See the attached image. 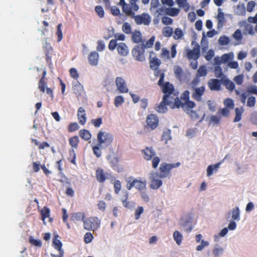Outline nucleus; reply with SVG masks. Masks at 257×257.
Masks as SVG:
<instances>
[{"instance_id": "obj_1", "label": "nucleus", "mask_w": 257, "mask_h": 257, "mask_svg": "<svg viewBox=\"0 0 257 257\" xmlns=\"http://www.w3.org/2000/svg\"><path fill=\"white\" fill-rule=\"evenodd\" d=\"M144 159L146 161L152 160V167L156 169L160 162V158L156 157V153L152 147H146L141 151Z\"/></svg>"}, {"instance_id": "obj_2", "label": "nucleus", "mask_w": 257, "mask_h": 257, "mask_svg": "<svg viewBox=\"0 0 257 257\" xmlns=\"http://www.w3.org/2000/svg\"><path fill=\"white\" fill-rule=\"evenodd\" d=\"M139 0H130L129 4H126L124 0H119V5L121 7L123 13L127 16L135 15V12L139 10V6L137 3Z\"/></svg>"}, {"instance_id": "obj_3", "label": "nucleus", "mask_w": 257, "mask_h": 257, "mask_svg": "<svg viewBox=\"0 0 257 257\" xmlns=\"http://www.w3.org/2000/svg\"><path fill=\"white\" fill-rule=\"evenodd\" d=\"M98 144L102 148L109 147L113 141V137L111 134L103 131H99L97 135Z\"/></svg>"}, {"instance_id": "obj_4", "label": "nucleus", "mask_w": 257, "mask_h": 257, "mask_svg": "<svg viewBox=\"0 0 257 257\" xmlns=\"http://www.w3.org/2000/svg\"><path fill=\"white\" fill-rule=\"evenodd\" d=\"M108 47L110 51H113L116 48L118 54L120 56H126L129 53V49L126 44L123 42L117 43L116 40H110Z\"/></svg>"}, {"instance_id": "obj_5", "label": "nucleus", "mask_w": 257, "mask_h": 257, "mask_svg": "<svg viewBox=\"0 0 257 257\" xmlns=\"http://www.w3.org/2000/svg\"><path fill=\"white\" fill-rule=\"evenodd\" d=\"M180 165V163L179 162L174 164L161 163L159 167V177L160 178L169 177L171 176V170L173 168L179 167Z\"/></svg>"}, {"instance_id": "obj_6", "label": "nucleus", "mask_w": 257, "mask_h": 257, "mask_svg": "<svg viewBox=\"0 0 257 257\" xmlns=\"http://www.w3.org/2000/svg\"><path fill=\"white\" fill-rule=\"evenodd\" d=\"M101 221L97 217H90L83 221L84 228L87 230H95L100 226Z\"/></svg>"}, {"instance_id": "obj_7", "label": "nucleus", "mask_w": 257, "mask_h": 257, "mask_svg": "<svg viewBox=\"0 0 257 257\" xmlns=\"http://www.w3.org/2000/svg\"><path fill=\"white\" fill-rule=\"evenodd\" d=\"M46 71L44 70L43 71L42 76L38 82V89L42 93H45L46 91V93L49 95L52 99H53L54 94L53 90L50 88L46 87L47 82L46 81Z\"/></svg>"}, {"instance_id": "obj_8", "label": "nucleus", "mask_w": 257, "mask_h": 257, "mask_svg": "<svg viewBox=\"0 0 257 257\" xmlns=\"http://www.w3.org/2000/svg\"><path fill=\"white\" fill-rule=\"evenodd\" d=\"M144 44L136 45L132 50V54L135 59L139 61H144L145 60Z\"/></svg>"}, {"instance_id": "obj_9", "label": "nucleus", "mask_w": 257, "mask_h": 257, "mask_svg": "<svg viewBox=\"0 0 257 257\" xmlns=\"http://www.w3.org/2000/svg\"><path fill=\"white\" fill-rule=\"evenodd\" d=\"M79 143V140L77 136L71 137L69 139V145L72 148L69 152V155L72 157V159L70 161L73 164H76V154L74 149H77L78 148Z\"/></svg>"}, {"instance_id": "obj_10", "label": "nucleus", "mask_w": 257, "mask_h": 257, "mask_svg": "<svg viewBox=\"0 0 257 257\" xmlns=\"http://www.w3.org/2000/svg\"><path fill=\"white\" fill-rule=\"evenodd\" d=\"M135 20L136 23L138 25H144L148 26L150 25L151 22V17L146 13H144L141 15L132 16Z\"/></svg>"}, {"instance_id": "obj_11", "label": "nucleus", "mask_w": 257, "mask_h": 257, "mask_svg": "<svg viewBox=\"0 0 257 257\" xmlns=\"http://www.w3.org/2000/svg\"><path fill=\"white\" fill-rule=\"evenodd\" d=\"M146 127L151 130H155L159 124V118L158 116L154 114H150L148 115L146 118Z\"/></svg>"}, {"instance_id": "obj_12", "label": "nucleus", "mask_w": 257, "mask_h": 257, "mask_svg": "<svg viewBox=\"0 0 257 257\" xmlns=\"http://www.w3.org/2000/svg\"><path fill=\"white\" fill-rule=\"evenodd\" d=\"M162 88V92L165 94L164 96H167V98H170L171 95H175L174 92V87L173 84L169 82H166L162 85H159Z\"/></svg>"}, {"instance_id": "obj_13", "label": "nucleus", "mask_w": 257, "mask_h": 257, "mask_svg": "<svg viewBox=\"0 0 257 257\" xmlns=\"http://www.w3.org/2000/svg\"><path fill=\"white\" fill-rule=\"evenodd\" d=\"M173 103V99L169 100L167 96H164L162 101L155 107L156 110L159 113H165L167 110V105H170Z\"/></svg>"}, {"instance_id": "obj_14", "label": "nucleus", "mask_w": 257, "mask_h": 257, "mask_svg": "<svg viewBox=\"0 0 257 257\" xmlns=\"http://www.w3.org/2000/svg\"><path fill=\"white\" fill-rule=\"evenodd\" d=\"M191 89L193 91L192 97L196 101L199 102L202 100V96L204 95L205 87L204 86H201L199 87H192Z\"/></svg>"}, {"instance_id": "obj_15", "label": "nucleus", "mask_w": 257, "mask_h": 257, "mask_svg": "<svg viewBox=\"0 0 257 257\" xmlns=\"http://www.w3.org/2000/svg\"><path fill=\"white\" fill-rule=\"evenodd\" d=\"M158 177H159V175L157 173H153L151 174L150 184V187L151 189L156 190L162 185V181L160 179H158Z\"/></svg>"}, {"instance_id": "obj_16", "label": "nucleus", "mask_w": 257, "mask_h": 257, "mask_svg": "<svg viewBox=\"0 0 257 257\" xmlns=\"http://www.w3.org/2000/svg\"><path fill=\"white\" fill-rule=\"evenodd\" d=\"M150 67L152 70H157L161 64V61L155 56V53L152 51L150 53Z\"/></svg>"}, {"instance_id": "obj_17", "label": "nucleus", "mask_w": 257, "mask_h": 257, "mask_svg": "<svg viewBox=\"0 0 257 257\" xmlns=\"http://www.w3.org/2000/svg\"><path fill=\"white\" fill-rule=\"evenodd\" d=\"M115 84L117 87V90L119 92L122 93H127L128 89L127 87L126 83L124 80L120 77H117L115 79Z\"/></svg>"}, {"instance_id": "obj_18", "label": "nucleus", "mask_w": 257, "mask_h": 257, "mask_svg": "<svg viewBox=\"0 0 257 257\" xmlns=\"http://www.w3.org/2000/svg\"><path fill=\"white\" fill-rule=\"evenodd\" d=\"M200 46L196 44L192 50H187V57L189 60H197L200 57Z\"/></svg>"}, {"instance_id": "obj_19", "label": "nucleus", "mask_w": 257, "mask_h": 257, "mask_svg": "<svg viewBox=\"0 0 257 257\" xmlns=\"http://www.w3.org/2000/svg\"><path fill=\"white\" fill-rule=\"evenodd\" d=\"M222 80L211 79L208 81V86L212 91H218L221 89Z\"/></svg>"}, {"instance_id": "obj_20", "label": "nucleus", "mask_w": 257, "mask_h": 257, "mask_svg": "<svg viewBox=\"0 0 257 257\" xmlns=\"http://www.w3.org/2000/svg\"><path fill=\"white\" fill-rule=\"evenodd\" d=\"M43 49L45 53L46 60L47 62L51 61V56H50L53 52V49L49 43L45 41L43 45Z\"/></svg>"}, {"instance_id": "obj_21", "label": "nucleus", "mask_w": 257, "mask_h": 257, "mask_svg": "<svg viewBox=\"0 0 257 257\" xmlns=\"http://www.w3.org/2000/svg\"><path fill=\"white\" fill-rule=\"evenodd\" d=\"M96 178L98 182L99 183H103L107 178V173L104 172V170L100 168H98L96 170Z\"/></svg>"}, {"instance_id": "obj_22", "label": "nucleus", "mask_w": 257, "mask_h": 257, "mask_svg": "<svg viewBox=\"0 0 257 257\" xmlns=\"http://www.w3.org/2000/svg\"><path fill=\"white\" fill-rule=\"evenodd\" d=\"M77 118L80 124L84 125L85 124L87 118L85 110L82 107H80L78 108L77 112Z\"/></svg>"}, {"instance_id": "obj_23", "label": "nucleus", "mask_w": 257, "mask_h": 257, "mask_svg": "<svg viewBox=\"0 0 257 257\" xmlns=\"http://www.w3.org/2000/svg\"><path fill=\"white\" fill-rule=\"evenodd\" d=\"M89 63L92 66H96L99 60V54L96 51L90 53L88 57Z\"/></svg>"}, {"instance_id": "obj_24", "label": "nucleus", "mask_w": 257, "mask_h": 257, "mask_svg": "<svg viewBox=\"0 0 257 257\" xmlns=\"http://www.w3.org/2000/svg\"><path fill=\"white\" fill-rule=\"evenodd\" d=\"M132 34V41L134 43L139 44L143 42V36L141 32L135 30Z\"/></svg>"}, {"instance_id": "obj_25", "label": "nucleus", "mask_w": 257, "mask_h": 257, "mask_svg": "<svg viewBox=\"0 0 257 257\" xmlns=\"http://www.w3.org/2000/svg\"><path fill=\"white\" fill-rule=\"evenodd\" d=\"M129 193L126 190H123L121 194V201L122 205L126 208H129L131 206L130 202L128 201Z\"/></svg>"}, {"instance_id": "obj_26", "label": "nucleus", "mask_w": 257, "mask_h": 257, "mask_svg": "<svg viewBox=\"0 0 257 257\" xmlns=\"http://www.w3.org/2000/svg\"><path fill=\"white\" fill-rule=\"evenodd\" d=\"M73 221H82L85 220V213L83 212H77L73 213L71 216Z\"/></svg>"}, {"instance_id": "obj_27", "label": "nucleus", "mask_w": 257, "mask_h": 257, "mask_svg": "<svg viewBox=\"0 0 257 257\" xmlns=\"http://www.w3.org/2000/svg\"><path fill=\"white\" fill-rule=\"evenodd\" d=\"M135 187L139 190L142 191L146 189V182L142 181L137 179H134Z\"/></svg>"}, {"instance_id": "obj_28", "label": "nucleus", "mask_w": 257, "mask_h": 257, "mask_svg": "<svg viewBox=\"0 0 257 257\" xmlns=\"http://www.w3.org/2000/svg\"><path fill=\"white\" fill-rule=\"evenodd\" d=\"M79 135L80 137L86 141H89L91 138V134L89 131L86 129H82L79 131Z\"/></svg>"}, {"instance_id": "obj_29", "label": "nucleus", "mask_w": 257, "mask_h": 257, "mask_svg": "<svg viewBox=\"0 0 257 257\" xmlns=\"http://www.w3.org/2000/svg\"><path fill=\"white\" fill-rule=\"evenodd\" d=\"M73 90L77 97L81 96L84 92L83 87L79 82H78L73 87Z\"/></svg>"}, {"instance_id": "obj_30", "label": "nucleus", "mask_w": 257, "mask_h": 257, "mask_svg": "<svg viewBox=\"0 0 257 257\" xmlns=\"http://www.w3.org/2000/svg\"><path fill=\"white\" fill-rule=\"evenodd\" d=\"M40 213L42 217V220L43 221L44 223L45 224V219L50 217V210L48 207L44 206L40 210Z\"/></svg>"}, {"instance_id": "obj_31", "label": "nucleus", "mask_w": 257, "mask_h": 257, "mask_svg": "<svg viewBox=\"0 0 257 257\" xmlns=\"http://www.w3.org/2000/svg\"><path fill=\"white\" fill-rule=\"evenodd\" d=\"M154 75L156 77L160 76V79L158 82V85H162V83L164 82V78H165V73L164 71L161 69H157L154 70Z\"/></svg>"}, {"instance_id": "obj_32", "label": "nucleus", "mask_w": 257, "mask_h": 257, "mask_svg": "<svg viewBox=\"0 0 257 257\" xmlns=\"http://www.w3.org/2000/svg\"><path fill=\"white\" fill-rule=\"evenodd\" d=\"M222 83L225 88L230 91H232L235 88L234 83L229 79H224L222 80Z\"/></svg>"}, {"instance_id": "obj_33", "label": "nucleus", "mask_w": 257, "mask_h": 257, "mask_svg": "<svg viewBox=\"0 0 257 257\" xmlns=\"http://www.w3.org/2000/svg\"><path fill=\"white\" fill-rule=\"evenodd\" d=\"M176 2L180 8H183L186 12L189 11L190 6L187 0H176Z\"/></svg>"}, {"instance_id": "obj_34", "label": "nucleus", "mask_w": 257, "mask_h": 257, "mask_svg": "<svg viewBox=\"0 0 257 257\" xmlns=\"http://www.w3.org/2000/svg\"><path fill=\"white\" fill-rule=\"evenodd\" d=\"M221 163H218L214 165H209L207 169V175L208 176H210L212 175L213 170L217 171Z\"/></svg>"}, {"instance_id": "obj_35", "label": "nucleus", "mask_w": 257, "mask_h": 257, "mask_svg": "<svg viewBox=\"0 0 257 257\" xmlns=\"http://www.w3.org/2000/svg\"><path fill=\"white\" fill-rule=\"evenodd\" d=\"M243 110L242 108L236 107L235 109V116L234 118L233 121L234 122H238L241 119V115L243 113Z\"/></svg>"}, {"instance_id": "obj_36", "label": "nucleus", "mask_w": 257, "mask_h": 257, "mask_svg": "<svg viewBox=\"0 0 257 257\" xmlns=\"http://www.w3.org/2000/svg\"><path fill=\"white\" fill-rule=\"evenodd\" d=\"M180 12V10L178 9L175 8H167L166 10V14L170 16L175 17L177 16Z\"/></svg>"}, {"instance_id": "obj_37", "label": "nucleus", "mask_w": 257, "mask_h": 257, "mask_svg": "<svg viewBox=\"0 0 257 257\" xmlns=\"http://www.w3.org/2000/svg\"><path fill=\"white\" fill-rule=\"evenodd\" d=\"M173 238L178 245L181 244L183 239V236L179 231H175L173 233Z\"/></svg>"}, {"instance_id": "obj_38", "label": "nucleus", "mask_w": 257, "mask_h": 257, "mask_svg": "<svg viewBox=\"0 0 257 257\" xmlns=\"http://www.w3.org/2000/svg\"><path fill=\"white\" fill-rule=\"evenodd\" d=\"M232 219L233 220L238 221L240 219V211L238 207L234 208L231 211Z\"/></svg>"}, {"instance_id": "obj_39", "label": "nucleus", "mask_w": 257, "mask_h": 257, "mask_svg": "<svg viewBox=\"0 0 257 257\" xmlns=\"http://www.w3.org/2000/svg\"><path fill=\"white\" fill-rule=\"evenodd\" d=\"M181 98H179L177 96L175 97L174 99V104L172 106V108L180 107L183 108L184 107V102H182L181 100Z\"/></svg>"}, {"instance_id": "obj_40", "label": "nucleus", "mask_w": 257, "mask_h": 257, "mask_svg": "<svg viewBox=\"0 0 257 257\" xmlns=\"http://www.w3.org/2000/svg\"><path fill=\"white\" fill-rule=\"evenodd\" d=\"M122 30L126 34H131L132 33V27L130 24L127 22L123 23Z\"/></svg>"}, {"instance_id": "obj_41", "label": "nucleus", "mask_w": 257, "mask_h": 257, "mask_svg": "<svg viewBox=\"0 0 257 257\" xmlns=\"http://www.w3.org/2000/svg\"><path fill=\"white\" fill-rule=\"evenodd\" d=\"M101 147L98 144L97 145H94L92 146V149L93 152V154L95 155L97 158H99L102 154L101 151Z\"/></svg>"}, {"instance_id": "obj_42", "label": "nucleus", "mask_w": 257, "mask_h": 257, "mask_svg": "<svg viewBox=\"0 0 257 257\" xmlns=\"http://www.w3.org/2000/svg\"><path fill=\"white\" fill-rule=\"evenodd\" d=\"M173 33V29L170 27H165L162 30V33L164 36L166 37H170Z\"/></svg>"}, {"instance_id": "obj_43", "label": "nucleus", "mask_w": 257, "mask_h": 257, "mask_svg": "<svg viewBox=\"0 0 257 257\" xmlns=\"http://www.w3.org/2000/svg\"><path fill=\"white\" fill-rule=\"evenodd\" d=\"M207 71L205 66L202 65L199 67L197 70L196 75L199 77L205 76L207 75Z\"/></svg>"}, {"instance_id": "obj_44", "label": "nucleus", "mask_w": 257, "mask_h": 257, "mask_svg": "<svg viewBox=\"0 0 257 257\" xmlns=\"http://www.w3.org/2000/svg\"><path fill=\"white\" fill-rule=\"evenodd\" d=\"M62 24H59L57 26L56 35L57 36V41L60 42L63 38V34L61 30Z\"/></svg>"}, {"instance_id": "obj_45", "label": "nucleus", "mask_w": 257, "mask_h": 257, "mask_svg": "<svg viewBox=\"0 0 257 257\" xmlns=\"http://www.w3.org/2000/svg\"><path fill=\"white\" fill-rule=\"evenodd\" d=\"M124 101V98L121 95H118L115 97L114 104L115 107H118L121 105Z\"/></svg>"}, {"instance_id": "obj_46", "label": "nucleus", "mask_w": 257, "mask_h": 257, "mask_svg": "<svg viewBox=\"0 0 257 257\" xmlns=\"http://www.w3.org/2000/svg\"><path fill=\"white\" fill-rule=\"evenodd\" d=\"M113 187L115 193L116 194H118L119 193L121 188L120 181L118 180H115L113 183Z\"/></svg>"}, {"instance_id": "obj_47", "label": "nucleus", "mask_w": 257, "mask_h": 257, "mask_svg": "<svg viewBox=\"0 0 257 257\" xmlns=\"http://www.w3.org/2000/svg\"><path fill=\"white\" fill-rule=\"evenodd\" d=\"M184 35V33L182 30L180 28H176L174 31V35L173 38L175 40H178L181 38Z\"/></svg>"}, {"instance_id": "obj_48", "label": "nucleus", "mask_w": 257, "mask_h": 257, "mask_svg": "<svg viewBox=\"0 0 257 257\" xmlns=\"http://www.w3.org/2000/svg\"><path fill=\"white\" fill-rule=\"evenodd\" d=\"M53 245L58 251L63 250L62 248V243L59 239H55L53 241Z\"/></svg>"}, {"instance_id": "obj_49", "label": "nucleus", "mask_w": 257, "mask_h": 257, "mask_svg": "<svg viewBox=\"0 0 257 257\" xmlns=\"http://www.w3.org/2000/svg\"><path fill=\"white\" fill-rule=\"evenodd\" d=\"M95 11L99 18H102L104 16V12L101 6H97L95 8Z\"/></svg>"}, {"instance_id": "obj_50", "label": "nucleus", "mask_w": 257, "mask_h": 257, "mask_svg": "<svg viewBox=\"0 0 257 257\" xmlns=\"http://www.w3.org/2000/svg\"><path fill=\"white\" fill-rule=\"evenodd\" d=\"M217 19L218 21V25H221L222 26L223 25V23L224 22V13L221 11L220 9H218Z\"/></svg>"}, {"instance_id": "obj_51", "label": "nucleus", "mask_w": 257, "mask_h": 257, "mask_svg": "<svg viewBox=\"0 0 257 257\" xmlns=\"http://www.w3.org/2000/svg\"><path fill=\"white\" fill-rule=\"evenodd\" d=\"M91 122L95 127H99L102 123V118L99 117L96 119H92Z\"/></svg>"}, {"instance_id": "obj_52", "label": "nucleus", "mask_w": 257, "mask_h": 257, "mask_svg": "<svg viewBox=\"0 0 257 257\" xmlns=\"http://www.w3.org/2000/svg\"><path fill=\"white\" fill-rule=\"evenodd\" d=\"M171 139V132L169 130L164 132L162 135V140L165 141V143Z\"/></svg>"}, {"instance_id": "obj_53", "label": "nucleus", "mask_w": 257, "mask_h": 257, "mask_svg": "<svg viewBox=\"0 0 257 257\" xmlns=\"http://www.w3.org/2000/svg\"><path fill=\"white\" fill-rule=\"evenodd\" d=\"M217 114L219 115H222L225 117H227L229 115V110L226 108H223L218 110Z\"/></svg>"}, {"instance_id": "obj_54", "label": "nucleus", "mask_w": 257, "mask_h": 257, "mask_svg": "<svg viewBox=\"0 0 257 257\" xmlns=\"http://www.w3.org/2000/svg\"><path fill=\"white\" fill-rule=\"evenodd\" d=\"M218 42L221 45H226L229 43V39L225 36H221L219 38Z\"/></svg>"}, {"instance_id": "obj_55", "label": "nucleus", "mask_w": 257, "mask_h": 257, "mask_svg": "<svg viewBox=\"0 0 257 257\" xmlns=\"http://www.w3.org/2000/svg\"><path fill=\"white\" fill-rule=\"evenodd\" d=\"M221 119L220 115H212L210 117V122L214 124H218L220 123Z\"/></svg>"}, {"instance_id": "obj_56", "label": "nucleus", "mask_w": 257, "mask_h": 257, "mask_svg": "<svg viewBox=\"0 0 257 257\" xmlns=\"http://www.w3.org/2000/svg\"><path fill=\"white\" fill-rule=\"evenodd\" d=\"M144 212V208L142 206H139L136 209L135 211V219L136 220L139 219L140 218L141 215Z\"/></svg>"}, {"instance_id": "obj_57", "label": "nucleus", "mask_w": 257, "mask_h": 257, "mask_svg": "<svg viewBox=\"0 0 257 257\" xmlns=\"http://www.w3.org/2000/svg\"><path fill=\"white\" fill-rule=\"evenodd\" d=\"M29 242L31 244L36 246H41L42 243L40 240L35 239L33 238L32 236L30 237Z\"/></svg>"}, {"instance_id": "obj_58", "label": "nucleus", "mask_w": 257, "mask_h": 257, "mask_svg": "<svg viewBox=\"0 0 257 257\" xmlns=\"http://www.w3.org/2000/svg\"><path fill=\"white\" fill-rule=\"evenodd\" d=\"M79 128V125L77 122L71 123L68 126V131L69 132H73Z\"/></svg>"}, {"instance_id": "obj_59", "label": "nucleus", "mask_w": 257, "mask_h": 257, "mask_svg": "<svg viewBox=\"0 0 257 257\" xmlns=\"http://www.w3.org/2000/svg\"><path fill=\"white\" fill-rule=\"evenodd\" d=\"M93 238V235L90 232H86L84 235V241L85 243L90 242Z\"/></svg>"}, {"instance_id": "obj_60", "label": "nucleus", "mask_w": 257, "mask_h": 257, "mask_svg": "<svg viewBox=\"0 0 257 257\" xmlns=\"http://www.w3.org/2000/svg\"><path fill=\"white\" fill-rule=\"evenodd\" d=\"M71 77L75 79H77L79 77V74L75 68H71L69 70Z\"/></svg>"}, {"instance_id": "obj_61", "label": "nucleus", "mask_w": 257, "mask_h": 257, "mask_svg": "<svg viewBox=\"0 0 257 257\" xmlns=\"http://www.w3.org/2000/svg\"><path fill=\"white\" fill-rule=\"evenodd\" d=\"M170 52L166 48H163L162 49V52L161 54V57L162 58H165L167 59H170V56L169 55Z\"/></svg>"}, {"instance_id": "obj_62", "label": "nucleus", "mask_w": 257, "mask_h": 257, "mask_svg": "<svg viewBox=\"0 0 257 257\" xmlns=\"http://www.w3.org/2000/svg\"><path fill=\"white\" fill-rule=\"evenodd\" d=\"M223 249L221 247L214 248L213 250V253L215 257H219L223 252Z\"/></svg>"}, {"instance_id": "obj_63", "label": "nucleus", "mask_w": 257, "mask_h": 257, "mask_svg": "<svg viewBox=\"0 0 257 257\" xmlns=\"http://www.w3.org/2000/svg\"><path fill=\"white\" fill-rule=\"evenodd\" d=\"M233 38L237 41H240L242 38V34L239 30H236L233 34Z\"/></svg>"}, {"instance_id": "obj_64", "label": "nucleus", "mask_w": 257, "mask_h": 257, "mask_svg": "<svg viewBox=\"0 0 257 257\" xmlns=\"http://www.w3.org/2000/svg\"><path fill=\"white\" fill-rule=\"evenodd\" d=\"M190 92L188 90H185L183 92V93L181 95V99L183 100L184 102L186 101L189 100L190 97Z\"/></svg>"}]
</instances>
